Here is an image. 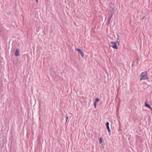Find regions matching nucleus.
<instances>
[{"label":"nucleus","mask_w":152,"mask_h":152,"mask_svg":"<svg viewBox=\"0 0 152 152\" xmlns=\"http://www.w3.org/2000/svg\"><path fill=\"white\" fill-rule=\"evenodd\" d=\"M110 13H111V16H110V18L109 17V19H110V20L111 19V18L112 17L113 14V13L112 12H111Z\"/></svg>","instance_id":"obj_9"},{"label":"nucleus","mask_w":152,"mask_h":152,"mask_svg":"<svg viewBox=\"0 0 152 152\" xmlns=\"http://www.w3.org/2000/svg\"><path fill=\"white\" fill-rule=\"evenodd\" d=\"M140 80H145L148 79V77L146 72H142L140 74Z\"/></svg>","instance_id":"obj_1"},{"label":"nucleus","mask_w":152,"mask_h":152,"mask_svg":"<svg viewBox=\"0 0 152 152\" xmlns=\"http://www.w3.org/2000/svg\"><path fill=\"white\" fill-rule=\"evenodd\" d=\"M66 121L67 120V119H68V117L67 116H66Z\"/></svg>","instance_id":"obj_11"},{"label":"nucleus","mask_w":152,"mask_h":152,"mask_svg":"<svg viewBox=\"0 0 152 152\" xmlns=\"http://www.w3.org/2000/svg\"><path fill=\"white\" fill-rule=\"evenodd\" d=\"M99 143L101 144L102 142V137H100V138H99Z\"/></svg>","instance_id":"obj_8"},{"label":"nucleus","mask_w":152,"mask_h":152,"mask_svg":"<svg viewBox=\"0 0 152 152\" xmlns=\"http://www.w3.org/2000/svg\"><path fill=\"white\" fill-rule=\"evenodd\" d=\"M145 105L146 107L150 109L151 111H152V108L149 104L145 103Z\"/></svg>","instance_id":"obj_6"},{"label":"nucleus","mask_w":152,"mask_h":152,"mask_svg":"<svg viewBox=\"0 0 152 152\" xmlns=\"http://www.w3.org/2000/svg\"><path fill=\"white\" fill-rule=\"evenodd\" d=\"M75 50L77 51L78 52H79L80 53L82 58H83L84 57V53L80 49L76 48L75 49Z\"/></svg>","instance_id":"obj_3"},{"label":"nucleus","mask_w":152,"mask_h":152,"mask_svg":"<svg viewBox=\"0 0 152 152\" xmlns=\"http://www.w3.org/2000/svg\"><path fill=\"white\" fill-rule=\"evenodd\" d=\"M110 45L114 49H117L118 48L117 45V44L115 42H110Z\"/></svg>","instance_id":"obj_2"},{"label":"nucleus","mask_w":152,"mask_h":152,"mask_svg":"<svg viewBox=\"0 0 152 152\" xmlns=\"http://www.w3.org/2000/svg\"><path fill=\"white\" fill-rule=\"evenodd\" d=\"M99 99L97 98H96L94 103L97 104V103L99 101Z\"/></svg>","instance_id":"obj_7"},{"label":"nucleus","mask_w":152,"mask_h":152,"mask_svg":"<svg viewBox=\"0 0 152 152\" xmlns=\"http://www.w3.org/2000/svg\"><path fill=\"white\" fill-rule=\"evenodd\" d=\"M36 1L37 3H38V0H36Z\"/></svg>","instance_id":"obj_12"},{"label":"nucleus","mask_w":152,"mask_h":152,"mask_svg":"<svg viewBox=\"0 0 152 152\" xmlns=\"http://www.w3.org/2000/svg\"><path fill=\"white\" fill-rule=\"evenodd\" d=\"M96 104L94 103V106L95 108H96Z\"/></svg>","instance_id":"obj_10"},{"label":"nucleus","mask_w":152,"mask_h":152,"mask_svg":"<svg viewBox=\"0 0 152 152\" xmlns=\"http://www.w3.org/2000/svg\"><path fill=\"white\" fill-rule=\"evenodd\" d=\"M109 123L108 122H107L106 124L108 132H110V130L109 127Z\"/></svg>","instance_id":"obj_5"},{"label":"nucleus","mask_w":152,"mask_h":152,"mask_svg":"<svg viewBox=\"0 0 152 152\" xmlns=\"http://www.w3.org/2000/svg\"><path fill=\"white\" fill-rule=\"evenodd\" d=\"M20 50L18 48H17L15 52V55L16 56H18L19 55V52Z\"/></svg>","instance_id":"obj_4"}]
</instances>
